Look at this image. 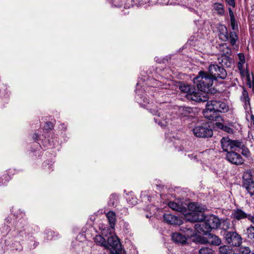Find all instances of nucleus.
<instances>
[{
    "instance_id": "obj_1",
    "label": "nucleus",
    "mask_w": 254,
    "mask_h": 254,
    "mask_svg": "<svg viewBox=\"0 0 254 254\" xmlns=\"http://www.w3.org/2000/svg\"><path fill=\"white\" fill-rule=\"evenodd\" d=\"M209 74L202 71L199 72L197 76L193 79L199 90L206 94L212 93L213 80L217 78L224 79L227 72L223 67L219 64H210L208 67Z\"/></svg>"
},
{
    "instance_id": "obj_2",
    "label": "nucleus",
    "mask_w": 254,
    "mask_h": 254,
    "mask_svg": "<svg viewBox=\"0 0 254 254\" xmlns=\"http://www.w3.org/2000/svg\"><path fill=\"white\" fill-rule=\"evenodd\" d=\"M188 208L191 212L185 215V219L189 222L190 225L194 222H198L204 219L202 212L204 211L205 208L199 203L191 202L189 204Z\"/></svg>"
},
{
    "instance_id": "obj_3",
    "label": "nucleus",
    "mask_w": 254,
    "mask_h": 254,
    "mask_svg": "<svg viewBox=\"0 0 254 254\" xmlns=\"http://www.w3.org/2000/svg\"><path fill=\"white\" fill-rule=\"evenodd\" d=\"M223 236L226 243L231 246L239 247L242 243V237L236 231L225 230Z\"/></svg>"
},
{
    "instance_id": "obj_4",
    "label": "nucleus",
    "mask_w": 254,
    "mask_h": 254,
    "mask_svg": "<svg viewBox=\"0 0 254 254\" xmlns=\"http://www.w3.org/2000/svg\"><path fill=\"white\" fill-rule=\"evenodd\" d=\"M193 133L198 138H209L213 135L212 129L206 124H202L195 127Z\"/></svg>"
},
{
    "instance_id": "obj_5",
    "label": "nucleus",
    "mask_w": 254,
    "mask_h": 254,
    "mask_svg": "<svg viewBox=\"0 0 254 254\" xmlns=\"http://www.w3.org/2000/svg\"><path fill=\"white\" fill-rule=\"evenodd\" d=\"M105 249L110 250L111 254H120L122 252L121 244L117 236H111L108 238Z\"/></svg>"
},
{
    "instance_id": "obj_6",
    "label": "nucleus",
    "mask_w": 254,
    "mask_h": 254,
    "mask_svg": "<svg viewBox=\"0 0 254 254\" xmlns=\"http://www.w3.org/2000/svg\"><path fill=\"white\" fill-rule=\"evenodd\" d=\"M206 101V107L211 108L212 110L217 112L218 113H225L228 111V106L223 102L215 100H209V99Z\"/></svg>"
},
{
    "instance_id": "obj_7",
    "label": "nucleus",
    "mask_w": 254,
    "mask_h": 254,
    "mask_svg": "<svg viewBox=\"0 0 254 254\" xmlns=\"http://www.w3.org/2000/svg\"><path fill=\"white\" fill-rule=\"evenodd\" d=\"M225 159L231 164L237 166L241 165L245 162V160L240 154L233 150L226 153Z\"/></svg>"
},
{
    "instance_id": "obj_8",
    "label": "nucleus",
    "mask_w": 254,
    "mask_h": 254,
    "mask_svg": "<svg viewBox=\"0 0 254 254\" xmlns=\"http://www.w3.org/2000/svg\"><path fill=\"white\" fill-rule=\"evenodd\" d=\"M185 97L189 100L197 102H205L209 98L207 94L202 93L200 92H195L194 89L190 93L186 94Z\"/></svg>"
},
{
    "instance_id": "obj_9",
    "label": "nucleus",
    "mask_w": 254,
    "mask_h": 254,
    "mask_svg": "<svg viewBox=\"0 0 254 254\" xmlns=\"http://www.w3.org/2000/svg\"><path fill=\"white\" fill-rule=\"evenodd\" d=\"M243 186L251 195H254V181L250 174L245 173L244 174L243 176Z\"/></svg>"
},
{
    "instance_id": "obj_10",
    "label": "nucleus",
    "mask_w": 254,
    "mask_h": 254,
    "mask_svg": "<svg viewBox=\"0 0 254 254\" xmlns=\"http://www.w3.org/2000/svg\"><path fill=\"white\" fill-rule=\"evenodd\" d=\"M231 216L234 219L241 220L243 219L247 218L251 222L254 219V216L251 214H248L244 212L240 208L234 209L232 213Z\"/></svg>"
},
{
    "instance_id": "obj_11",
    "label": "nucleus",
    "mask_w": 254,
    "mask_h": 254,
    "mask_svg": "<svg viewBox=\"0 0 254 254\" xmlns=\"http://www.w3.org/2000/svg\"><path fill=\"white\" fill-rule=\"evenodd\" d=\"M203 114L204 117L208 120L218 122L222 121V117L219 116V113L212 110V109L209 107H206V108L203 111Z\"/></svg>"
},
{
    "instance_id": "obj_12",
    "label": "nucleus",
    "mask_w": 254,
    "mask_h": 254,
    "mask_svg": "<svg viewBox=\"0 0 254 254\" xmlns=\"http://www.w3.org/2000/svg\"><path fill=\"white\" fill-rule=\"evenodd\" d=\"M164 221L167 224L174 225H181L183 220L179 217L170 213H165L163 216Z\"/></svg>"
},
{
    "instance_id": "obj_13",
    "label": "nucleus",
    "mask_w": 254,
    "mask_h": 254,
    "mask_svg": "<svg viewBox=\"0 0 254 254\" xmlns=\"http://www.w3.org/2000/svg\"><path fill=\"white\" fill-rule=\"evenodd\" d=\"M194 230L196 231L198 233L202 235H206L211 231L210 227L207 224L205 220L200 222L199 223L196 224L194 226Z\"/></svg>"
},
{
    "instance_id": "obj_14",
    "label": "nucleus",
    "mask_w": 254,
    "mask_h": 254,
    "mask_svg": "<svg viewBox=\"0 0 254 254\" xmlns=\"http://www.w3.org/2000/svg\"><path fill=\"white\" fill-rule=\"evenodd\" d=\"M203 220H205L207 225L210 227L211 230L213 229H217L220 225V220L217 216L212 215L208 216L206 218H204Z\"/></svg>"
},
{
    "instance_id": "obj_15",
    "label": "nucleus",
    "mask_w": 254,
    "mask_h": 254,
    "mask_svg": "<svg viewBox=\"0 0 254 254\" xmlns=\"http://www.w3.org/2000/svg\"><path fill=\"white\" fill-rule=\"evenodd\" d=\"M218 31L219 32V39L224 42L229 40V35L227 27L221 24H219L217 26Z\"/></svg>"
},
{
    "instance_id": "obj_16",
    "label": "nucleus",
    "mask_w": 254,
    "mask_h": 254,
    "mask_svg": "<svg viewBox=\"0 0 254 254\" xmlns=\"http://www.w3.org/2000/svg\"><path fill=\"white\" fill-rule=\"evenodd\" d=\"M232 144L233 140L230 139L229 137H223L221 140V147L223 151L227 153L232 151L233 149Z\"/></svg>"
},
{
    "instance_id": "obj_17",
    "label": "nucleus",
    "mask_w": 254,
    "mask_h": 254,
    "mask_svg": "<svg viewBox=\"0 0 254 254\" xmlns=\"http://www.w3.org/2000/svg\"><path fill=\"white\" fill-rule=\"evenodd\" d=\"M188 238L187 236L178 232L174 233L172 235V240L173 242L180 245L186 244Z\"/></svg>"
},
{
    "instance_id": "obj_18",
    "label": "nucleus",
    "mask_w": 254,
    "mask_h": 254,
    "mask_svg": "<svg viewBox=\"0 0 254 254\" xmlns=\"http://www.w3.org/2000/svg\"><path fill=\"white\" fill-rule=\"evenodd\" d=\"M193 228L194 226L193 224H191V225L189 224L186 225V226H182L180 228V230L185 233V236L190 238L194 236L196 234L195 230L193 229Z\"/></svg>"
},
{
    "instance_id": "obj_19",
    "label": "nucleus",
    "mask_w": 254,
    "mask_h": 254,
    "mask_svg": "<svg viewBox=\"0 0 254 254\" xmlns=\"http://www.w3.org/2000/svg\"><path fill=\"white\" fill-rule=\"evenodd\" d=\"M168 205L172 209L178 212H180L182 213H184L187 211L186 208L183 206L182 204L170 201L168 202Z\"/></svg>"
},
{
    "instance_id": "obj_20",
    "label": "nucleus",
    "mask_w": 254,
    "mask_h": 254,
    "mask_svg": "<svg viewBox=\"0 0 254 254\" xmlns=\"http://www.w3.org/2000/svg\"><path fill=\"white\" fill-rule=\"evenodd\" d=\"M207 241L209 243L214 246H219L221 243V240L217 236L212 233L207 234Z\"/></svg>"
},
{
    "instance_id": "obj_21",
    "label": "nucleus",
    "mask_w": 254,
    "mask_h": 254,
    "mask_svg": "<svg viewBox=\"0 0 254 254\" xmlns=\"http://www.w3.org/2000/svg\"><path fill=\"white\" fill-rule=\"evenodd\" d=\"M215 125L219 128L228 133L233 134L234 133V129L230 127L233 126V123H231L229 125V126H227L219 122H217L215 123Z\"/></svg>"
},
{
    "instance_id": "obj_22",
    "label": "nucleus",
    "mask_w": 254,
    "mask_h": 254,
    "mask_svg": "<svg viewBox=\"0 0 254 254\" xmlns=\"http://www.w3.org/2000/svg\"><path fill=\"white\" fill-rule=\"evenodd\" d=\"M251 222L252 224L246 229V235L247 238L254 243V219Z\"/></svg>"
},
{
    "instance_id": "obj_23",
    "label": "nucleus",
    "mask_w": 254,
    "mask_h": 254,
    "mask_svg": "<svg viewBox=\"0 0 254 254\" xmlns=\"http://www.w3.org/2000/svg\"><path fill=\"white\" fill-rule=\"evenodd\" d=\"M241 100L245 103L244 108L246 110H247L250 107V99L249 97L248 92L245 88H243L242 95L241 96Z\"/></svg>"
},
{
    "instance_id": "obj_24",
    "label": "nucleus",
    "mask_w": 254,
    "mask_h": 254,
    "mask_svg": "<svg viewBox=\"0 0 254 254\" xmlns=\"http://www.w3.org/2000/svg\"><path fill=\"white\" fill-rule=\"evenodd\" d=\"M110 226L113 229L116 223V215L113 211H110L106 214Z\"/></svg>"
},
{
    "instance_id": "obj_25",
    "label": "nucleus",
    "mask_w": 254,
    "mask_h": 254,
    "mask_svg": "<svg viewBox=\"0 0 254 254\" xmlns=\"http://www.w3.org/2000/svg\"><path fill=\"white\" fill-rule=\"evenodd\" d=\"M179 113L181 117H187L193 113V109L189 107H182L179 109Z\"/></svg>"
},
{
    "instance_id": "obj_26",
    "label": "nucleus",
    "mask_w": 254,
    "mask_h": 254,
    "mask_svg": "<svg viewBox=\"0 0 254 254\" xmlns=\"http://www.w3.org/2000/svg\"><path fill=\"white\" fill-rule=\"evenodd\" d=\"M44 233L46 236V238L47 240H56L59 237V236L58 233H56L54 231L50 229H46Z\"/></svg>"
},
{
    "instance_id": "obj_27",
    "label": "nucleus",
    "mask_w": 254,
    "mask_h": 254,
    "mask_svg": "<svg viewBox=\"0 0 254 254\" xmlns=\"http://www.w3.org/2000/svg\"><path fill=\"white\" fill-rule=\"evenodd\" d=\"M94 240L95 243L100 246L105 248L107 246L106 240L101 235H96Z\"/></svg>"
},
{
    "instance_id": "obj_28",
    "label": "nucleus",
    "mask_w": 254,
    "mask_h": 254,
    "mask_svg": "<svg viewBox=\"0 0 254 254\" xmlns=\"http://www.w3.org/2000/svg\"><path fill=\"white\" fill-rule=\"evenodd\" d=\"M245 64H238V68L240 71V74L242 76H246L248 80H250V75L247 69V66L245 67Z\"/></svg>"
},
{
    "instance_id": "obj_29",
    "label": "nucleus",
    "mask_w": 254,
    "mask_h": 254,
    "mask_svg": "<svg viewBox=\"0 0 254 254\" xmlns=\"http://www.w3.org/2000/svg\"><path fill=\"white\" fill-rule=\"evenodd\" d=\"M179 89L182 92L188 94L190 93L193 89L190 85L182 84L179 86Z\"/></svg>"
},
{
    "instance_id": "obj_30",
    "label": "nucleus",
    "mask_w": 254,
    "mask_h": 254,
    "mask_svg": "<svg viewBox=\"0 0 254 254\" xmlns=\"http://www.w3.org/2000/svg\"><path fill=\"white\" fill-rule=\"evenodd\" d=\"M246 145V142L244 141L242 139L239 140H233V148L235 147L238 148L239 149H241L244 146Z\"/></svg>"
},
{
    "instance_id": "obj_31",
    "label": "nucleus",
    "mask_w": 254,
    "mask_h": 254,
    "mask_svg": "<svg viewBox=\"0 0 254 254\" xmlns=\"http://www.w3.org/2000/svg\"><path fill=\"white\" fill-rule=\"evenodd\" d=\"M118 200V197L116 194H112L109 198L108 204L109 206L114 207Z\"/></svg>"
},
{
    "instance_id": "obj_32",
    "label": "nucleus",
    "mask_w": 254,
    "mask_h": 254,
    "mask_svg": "<svg viewBox=\"0 0 254 254\" xmlns=\"http://www.w3.org/2000/svg\"><path fill=\"white\" fill-rule=\"evenodd\" d=\"M220 254H232V249L228 246L224 245L219 248Z\"/></svg>"
},
{
    "instance_id": "obj_33",
    "label": "nucleus",
    "mask_w": 254,
    "mask_h": 254,
    "mask_svg": "<svg viewBox=\"0 0 254 254\" xmlns=\"http://www.w3.org/2000/svg\"><path fill=\"white\" fill-rule=\"evenodd\" d=\"M28 239L29 241V245L31 248H35L39 244V243L35 241V238L32 235H28Z\"/></svg>"
},
{
    "instance_id": "obj_34",
    "label": "nucleus",
    "mask_w": 254,
    "mask_h": 254,
    "mask_svg": "<svg viewBox=\"0 0 254 254\" xmlns=\"http://www.w3.org/2000/svg\"><path fill=\"white\" fill-rule=\"evenodd\" d=\"M229 39L231 45L233 46L235 45L236 42L238 40V36L235 31H234L230 32V36H229Z\"/></svg>"
},
{
    "instance_id": "obj_35",
    "label": "nucleus",
    "mask_w": 254,
    "mask_h": 254,
    "mask_svg": "<svg viewBox=\"0 0 254 254\" xmlns=\"http://www.w3.org/2000/svg\"><path fill=\"white\" fill-rule=\"evenodd\" d=\"M199 254H215L214 251L208 247H202L199 250Z\"/></svg>"
},
{
    "instance_id": "obj_36",
    "label": "nucleus",
    "mask_w": 254,
    "mask_h": 254,
    "mask_svg": "<svg viewBox=\"0 0 254 254\" xmlns=\"http://www.w3.org/2000/svg\"><path fill=\"white\" fill-rule=\"evenodd\" d=\"M241 150H242L241 154L243 156L247 158L250 157L251 156V153L249 148L247 147V145L244 146L243 148H242Z\"/></svg>"
},
{
    "instance_id": "obj_37",
    "label": "nucleus",
    "mask_w": 254,
    "mask_h": 254,
    "mask_svg": "<svg viewBox=\"0 0 254 254\" xmlns=\"http://www.w3.org/2000/svg\"><path fill=\"white\" fill-rule=\"evenodd\" d=\"M214 8L217 11V13L220 15H222L224 13L223 5L221 3H215Z\"/></svg>"
},
{
    "instance_id": "obj_38",
    "label": "nucleus",
    "mask_w": 254,
    "mask_h": 254,
    "mask_svg": "<svg viewBox=\"0 0 254 254\" xmlns=\"http://www.w3.org/2000/svg\"><path fill=\"white\" fill-rule=\"evenodd\" d=\"M222 62H219V64H221V63H224V64H227L229 63V64H231L232 62V59L228 56L226 55H222Z\"/></svg>"
},
{
    "instance_id": "obj_39",
    "label": "nucleus",
    "mask_w": 254,
    "mask_h": 254,
    "mask_svg": "<svg viewBox=\"0 0 254 254\" xmlns=\"http://www.w3.org/2000/svg\"><path fill=\"white\" fill-rule=\"evenodd\" d=\"M53 128V125L51 122H47L46 123L44 127V131L46 132H48L49 130L52 129Z\"/></svg>"
},
{
    "instance_id": "obj_40",
    "label": "nucleus",
    "mask_w": 254,
    "mask_h": 254,
    "mask_svg": "<svg viewBox=\"0 0 254 254\" xmlns=\"http://www.w3.org/2000/svg\"><path fill=\"white\" fill-rule=\"evenodd\" d=\"M231 21V26L232 29L235 31V30H238V25L237 22L235 20V18L230 19Z\"/></svg>"
},
{
    "instance_id": "obj_41",
    "label": "nucleus",
    "mask_w": 254,
    "mask_h": 254,
    "mask_svg": "<svg viewBox=\"0 0 254 254\" xmlns=\"http://www.w3.org/2000/svg\"><path fill=\"white\" fill-rule=\"evenodd\" d=\"M238 57L239 60V61L237 64H245V58L244 55L243 53H239L238 55Z\"/></svg>"
},
{
    "instance_id": "obj_42",
    "label": "nucleus",
    "mask_w": 254,
    "mask_h": 254,
    "mask_svg": "<svg viewBox=\"0 0 254 254\" xmlns=\"http://www.w3.org/2000/svg\"><path fill=\"white\" fill-rule=\"evenodd\" d=\"M156 61L158 63H162L163 64H165L166 63H170L171 62V57L169 56H166L164 58L162 61H158V59L156 58Z\"/></svg>"
},
{
    "instance_id": "obj_43",
    "label": "nucleus",
    "mask_w": 254,
    "mask_h": 254,
    "mask_svg": "<svg viewBox=\"0 0 254 254\" xmlns=\"http://www.w3.org/2000/svg\"><path fill=\"white\" fill-rule=\"evenodd\" d=\"M230 224L228 221H224L223 222V229H228L230 227Z\"/></svg>"
},
{
    "instance_id": "obj_44",
    "label": "nucleus",
    "mask_w": 254,
    "mask_h": 254,
    "mask_svg": "<svg viewBox=\"0 0 254 254\" xmlns=\"http://www.w3.org/2000/svg\"><path fill=\"white\" fill-rule=\"evenodd\" d=\"M229 5L233 7H235V3L234 0H225Z\"/></svg>"
},
{
    "instance_id": "obj_45",
    "label": "nucleus",
    "mask_w": 254,
    "mask_h": 254,
    "mask_svg": "<svg viewBox=\"0 0 254 254\" xmlns=\"http://www.w3.org/2000/svg\"><path fill=\"white\" fill-rule=\"evenodd\" d=\"M150 112L153 115H157L159 117L160 116V114H159L160 113L158 112V111H156L155 109H150Z\"/></svg>"
},
{
    "instance_id": "obj_46",
    "label": "nucleus",
    "mask_w": 254,
    "mask_h": 254,
    "mask_svg": "<svg viewBox=\"0 0 254 254\" xmlns=\"http://www.w3.org/2000/svg\"><path fill=\"white\" fill-rule=\"evenodd\" d=\"M228 10H229L230 19L235 18L234 15V13H233V12L232 9L230 7H229L228 8Z\"/></svg>"
},
{
    "instance_id": "obj_47",
    "label": "nucleus",
    "mask_w": 254,
    "mask_h": 254,
    "mask_svg": "<svg viewBox=\"0 0 254 254\" xmlns=\"http://www.w3.org/2000/svg\"><path fill=\"white\" fill-rule=\"evenodd\" d=\"M154 121L156 123H158V124L160 125L161 126H164V124L162 123L160 121V120L159 119H157L156 118H154Z\"/></svg>"
},
{
    "instance_id": "obj_48",
    "label": "nucleus",
    "mask_w": 254,
    "mask_h": 254,
    "mask_svg": "<svg viewBox=\"0 0 254 254\" xmlns=\"http://www.w3.org/2000/svg\"><path fill=\"white\" fill-rule=\"evenodd\" d=\"M38 134H36V133H35L34 136H33V138L35 140H37V139H38Z\"/></svg>"
},
{
    "instance_id": "obj_49",
    "label": "nucleus",
    "mask_w": 254,
    "mask_h": 254,
    "mask_svg": "<svg viewBox=\"0 0 254 254\" xmlns=\"http://www.w3.org/2000/svg\"><path fill=\"white\" fill-rule=\"evenodd\" d=\"M251 120L253 121V124L254 125V116L253 115H251Z\"/></svg>"
},
{
    "instance_id": "obj_50",
    "label": "nucleus",
    "mask_w": 254,
    "mask_h": 254,
    "mask_svg": "<svg viewBox=\"0 0 254 254\" xmlns=\"http://www.w3.org/2000/svg\"><path fill=\"white\" fill-rule=\"evenodd\" d=\"M230 52H231V49H227V51L226 52V54H228Z\"/></svg>"
},
{
    "instance_id": "obj_51",
    "label": "nucleus",
    "mask_w": 254,
    "mask_h": 254,
    "mask_svg": "<svg viewBox=\"0 0 254 254\" xmlns=\"http://www.w3.org/2000/svg\"><path fill=\"white\" fill-rule=\"evenodd\" d=\"M21 233H22V232H21V231H20V232H19V233L17 234V236H21Z\"/></svg>"
},
{
    "instance_id": "obj_52",
    "label": "nucleus",
    "mask_w": 254,
    "mask_h": 254,
    "mask_svg": "<svg viewBox=\"0 0 254 254\" xmlns=\"http://www.w3.org/2000/svg\"><path fill=\"white\" fill-rule=\"evenodd\" d=\"M253 91L254 92V86L253 87Z\"/></svg>"
},
{
    "instance_id": "obj_53",
    "label": "nucleus",
    "mask_w": 254,
    "mask_h": 254,
    "mask_svg": "<svg viewBox=\"0 0 254 254\" xmlns=\"http://www.w3.org/2000/svg\"><path fill=\"white\" fill-rule=\"evenodd\" d=\"M50 146L51 147H54V145H52V144H50Z\"/></svg>"
},
{
    "instance_id": "obj_54",
    "label": "nucleus",
    "mask_w": 254,
    "mask_h": 254,
    "mask_svg": "<svg viewBox=\"0 0 254 254\" xmlns=\"http://www.w3.org/2000/svg\"><path fill=\"white\" fill-rule=\"evenodd\" d=\"M249 86H250V87L251 86V83L249 84Z\"/></svg>"
},
{
    "instance_id": "obj_55",
    "label": "nucleus",
    "mask_w": 254,
    "mask_h": 254,
    "mask_svg": "<svg viewBox=\"0 0 254 254\" xmlns=\"http://www.w3.org/2000/svg\"><path fill=\"white\" fill-rule=\"evenodd\" d=\"M252 254H254V253H252Z\"/></svg>"
}]
</instances>
